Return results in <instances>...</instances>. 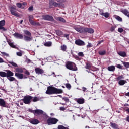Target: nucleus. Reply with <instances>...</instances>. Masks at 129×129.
Here are the masks:
<instances>
[{"instance_id": "nucleus-5", "label": "nucleus", "mask_w": 129, "mask_h": 129, "mask_svg": "<svg viewBox=\"0 0 129 129\" xmlns=\"http://www.w3.org/2000/svg\"><path fill=\"white\" fill-rule=\"evenodd\" d=\"M33 97L31 96H26L23 99V101L25 104H30L31 103V100Z\"/></svg>"}, {"instance_id": "nucleus-52", "label": "nucleus", "mask_w": 129, "mask_h": 129, "mask_svg": "<svg viewBox=\"0 0 129 129\" xmlns=\"http://www.w3.org/2000/svg\"><path fill=\"white\" fill-rule=\"evenodd\" d=\"M47 60H50L51 61H53V60H54V58L52 56H49L47 58Z\"/></svg>"}, {"instance_id": "nucleus-17", "label": "nucleus", "mask_w": 129, "mask_h": 129, "mask_svg": "<svg viewBox=\"0 0 129 129\" xmlns=\"http://www.w3.org/2000/svg\"><path fill=\"white\" fill-rule=\"evenodd\" d=\"M34 113H36V114H46V113H44V111H43V110H39V109H37L34 110Z\"/></svg>"}, {"instance_id": "nucleus-28", "label": "nucleus", "mask_w": 129, "mask_h": 129, "mask_svg": "<svg viewBox=\"0 0 129 129\" xmlns=\"http://www.w3.org/2000/svg\"><path fill=\"white\" fill-rule=\"evenodd\" d=\"M2 54V57H10V55L9 54L7 53L6 52H0Z\"/></svg>"}, {"instance_id": "nucleus-3", "label": "nucleus", "mask_w": 129, "mask_h": 129, "mask_svg": "<svg viewBox=\"0 0 129 129\" xmlns=\"http://www.w3.org/2000/svg\"><path fill=\"white\" fill-rule=\"evenodd\" d=\"M66 67L69 70L77 71V67H76V65L74 62L68 61L66 64Z\"/></svg>"}, {"instance_id": "nucleus-40", "label": "nucleus", "mask_w": 129, "mask_h": 129, "mask_svg": "<svg viewBox=\"0 0 129 129\" xmlns=\"http://www.w3.org/2000/svg\"><path fill=\"white\" fill-rule=\"evenodd\" d=\"M65 86L66 87V88H67L68 89H71V85L69 83H67L65 84Z\"/></svg>"}, {"instance_id": "nucleus-46", "label": "nucleus", "mask_w": 129, "mask_h": 129, "mask_svg": "<svg viewBox=\"0 0 129 129\" xmlns=\"http://www.w3.org/2000/svg\"><path fill=\"white\" fill-rule=\"evenodd\" d=\"M0 30H2L4 32L7 31V29L4 27V26H0Z\"/></svg>"}, {"instance_id": "nucleus-50", "label": "nucleus", "mask_w": 129, "mask_h": 129, "mask_svg": "<svg viewBox=\"0 0 129 129\" xmlns=\"http://www.w3.org/2000/svg\"><path fill=\"white\" fill-rule=\"evenodd\" d=\"M16 6H17L18 8H21V7H22V3H17Z\"/></svg>"}, {"instance_id": "nucleus-29", "label": "nucleus", "mask_w": 129, "mask_h": 129, "mask_svg": "<svg viewBox=\"0 0 129 129\" xmlns=\"http://www.w3.org/2000/svg\"><path fill=\"white\" fill-rule=\"evenodd\" d=\"M110 124H111V126L113 128H114V129L118 128V126L116 124L111 123Z\"/></svg>"}, {"instance_id": "nucleus-31", "label": "nucleus", "mask_w": 129, "mask_h": 129, "mask_svg": "<svg viewBox=\"0 0 129 129\" xmlns=\"http://www.w3.org/2000/svg\"><path fill=\"white\" fill-rule=\"evenodd\" d=\"M0 76L1 77H7V73L5 72H0Z\"/></svg>"}, {"instance_id": "nucleus-18", "label": "nucleus", "mask_w": 129, "mask_h": 129, "mask_svg": "<svg viewBox=\"0 0 129 129\" xmlns=\"http://www.w3.org/2000/svg\"><path fill=\"white\" fill-rule=\"evenodd\" d=\"M34 19V16L32 15H29V21L31 25H34V21L33 19Z\"/></svg>"}, {"instance_id": "nucleus-33", "label": "nucleus", "mask_w": 129, "mask_h": 129, "mask_svg": "<svg viewBox=\"0 0 129 129\" xmlns=\"http://www.w3.org/2000/svg\"><path fill=\"white\" fill-rule=\"evenodd\" d=\"M57 21H59L60 22H62V23H65V22H66L65 21V19H64V18H62V17H57Z\"/></svg>"}, {"instance_id": "nucleus-15", "label": "nucleus", "mask_w": 129, "mask_h": 129, "mask_svg": "<svg viewBox=\"0 0 129 129\" xmlns=\"http://www.w3.org/2000/svg\"><path fill=\"white\" fill-rule=\"evenodd\" d=\"M35 71L37 74H43L44 73V70L39 68H36Z\"/></svg>"}, {"instance_id": "nucleus-4", "label": "nucleus", "mask_w": 129, "mask_h": 129, "mask_svg": "<svg viewBox=\"0 0 129 129\" xmlns=\"http://www.w3.org/2000/svg\"><path fill=\"white\" fill-rule=\"evenodd\" d=\"M59 120L55 118H49L47 120V123L48 125H52V124H56Z\"/></svg>"}, {"instance_id": "nucleus-26", "label": "nucleus", "mask_w": 129, "mask_h": 129, "mask_svg": "<svg viewBox=\"0 0 129 129\" xmlns=\"http://www.w3.org/2000/svg\"><path fill=\"white\" fill-rule=\"evenodd\" d=\"M117 81H120V80H123L122 79H124V77L123 75H121L116 78Z\"/></svg>"}, {"instance_id": "nucleus-57", "label": "nucleus", "mask_w": 129, "mask_h": 129, "mask_svg": "<svg viewBox=\"0 0 129 129\" xmlns=\"http://www.w3.org/2000/svg\"><path fill=\"white\" fill-rule=\"evenodd\" d=\"M82 90H83V92H85V91H86V90H87V89L84 87H83Z\"/></svg>"}, {"instance_id": "nucleus-38", "label": "nucleus", "mask_w": 129, "mask_h": 129, "mask_svg": "<svg viewBox=\"0 0 129 129\" xmlns=\"http://www.w3.org/2000/svg\"><path fill=\"white\" fill-rule=\"evenodd\" d=\"M122 64L124 65V67H126V68H129V62H123L122 61Z\"/></svg>"}, {"instance_id": "nucleus-13", "label": "nucleus", "mask_w": 129, "mask_h": 129, "mask_svg": "<svg viewBox=\"0 0 129 129\" xmlns=\"http://www.w3.org/2000/svg\"><path fill=\"white\" fill-rule=\"evenodd\" d=\"M85 33L93 34V33H94V29L92 28H85Z\"/></svg>"}, {"instance_id": "nucleus-58", "label": "nucleus", "mask_w": 129, "mask_h": 129, "mask_svg": "<svg viewBox=\"0 0 129 129\" xmlns=\"http://www.w3.org/2000/svg\"><path fill=\"white\" fill-rule=\"evenodd\" d=\"M0 63H5L4 59L0 57Z\"/></svg>"}, {"instance_id": "nucleus-63", "label": "nucleus", "mask_w": 129, "mask_h": 129, "mask_svg": "<svg viewBox=\"0 0 129 129\" xmlns=\"http://www.w3.org/2000/svg\"><path fill=\"white\" fill-rule=\"evenodd\" d=\"M125 95L126 96H129V92L126 93V94H125Z\"/></svg>"}, {"instance_id": "nucleus-56", "label": "nucleus", "mask_w": 129, "mask_h": 129, "mask_svg": "<svg viewBox=\"0 0 129 129\" xmlns=\"http://www.w3.org/2000/svg\"><path fill=\"white\" fill-rule=\"evenodd\" d=\"M63 36L65 37V38H67V39H69V35L68 34H64L63 35Z\"/></svg>"}, {"instance_id": "nucleus-61", "label": "nucleus", "mask_w": 129, "mask_h": 129, "mask_svg": "<svg viewBox=\"0 0 129 129\" xmlns=\"http://www.w3.org/2000/svg\"><path fill=\"white\" fill-rule=\"evenodd\" d=\"M21 4H22V6H26L27 3H26V2H23V3H21Z\"/></svg>"}, {"instance_id": "nucleus-1", "label": "nucleus", "mask_w": 129, "mask_h": 129, "mask_svg": "<svg viewBox=\"0 0 129 129\" xmlns=\"http://www.w3.org/2000/svg\"><path fill=\"white\" fill-rule=\"evenodd\" d=\"M46 93V94H59L60 93H63V90L53 87L49 86L47 87Z\"/></svg>"}, {"instance_id": "nucleus-43", "label": "nucleus", "mask_w": 129, "mask_h": 129, "mask_svg": "<svg viewBox=\"0 0 129 129\" xmlns=\"http://www.w3.org/2000/svg\"><path fill=\"white\" fill-rule=\"evenodd\" d=\"M39 100H40V99L37 97H34L33 99L34 102H36V101H39Z\"/></svg>"}, {"instance_id": "nucleus-34", "label": "nucleus", "mask_w": 129, "mask_h": 129, "mask_svg": "<svg viewBox=\"0 0 129 129\" xmlns=\"http://www.w3.org/2000/svg\"><path fill=\"white\" fill-rule=\"evenodd\" d=\"M61 50H62V51H63L65 52V51H66V50H67V46L66 45H63L61 46Z\"/></svg>"}, {"instance_id": "nucleus-32", "label": "nucleus", "mask_w": 129, "mask_h": 129, "mask_svg": "<svg viewBox=\"0 0 129 129\" xmlns=\"http://www.w3.org/2000/svg\"><path fill=\"white\" fill-rule=\"evenodd\" d=\"M114 17L117 20V21H119V22H122V18H121L120 17L117 15H115Z\"/></svg>"}, {"instance_id": "nucleus-51", "label": "nucleus", "mask_w": 129, "mask_h": 129, "mask_svg": "<svg viewBox=\"0 0 129 129\" xmlns=\"http://www.w3.org/2000/svg\"><path fill=\"white\" fill-rule=\"evenodd\" d=\"M86 69H90V64L89 63H87L86 66Z\"/></svg>"}, {"instance_id": "nucleus-10", "label": "nucleus", "mask_w": 129, "mask_h": 129, "mask_svg": "<svg viewBox=\"0 0 129 129\" xmlns=\"http://www.w3.org/2000/svg\"><path fill=\"white\" fill-rule=\"evenodd\" d=\"M42 18L45 21H53V17L49 15H43Z\"/></svg>"}, {"instance_id": "nucleus-22", "label": "nucleus", "mask_w": 129, "mask_h": 129, "mask_svg": "<svg viewBox=\"0 0 129 129\" xmlns=\"http://www.w3.org/2000/svg\"><path fill=\"white\" fill-rule=\"evenodd\" d=\"M118 54L121 57H126V53L124 51H119L118 52Z\"/></svg>"}, {"instance_id": "nucleus-27", "label": "nucleus", "mask_w": 129, "mask_h": 129, "mask_svg": "<svg viewBox=\"0 0 129 129\" xmlns=\"http://www.w3.org/2000/svg\"><path fill=\"white\" fill-rule=\"evenodd\" d=\"M15 71L16 72H18V73H23V72H24V71H23V69L20 68H17L15 69Z\"/></svg>"}, {"instance_id": "nucleus-39", "label": "nucleus", "mask_w": 129, "mask_h": 129, "mask_svg": "<svg viewBox=\"0 0 129 129\" xmlns=\"http://www.w3.org/2000/svg\"><path fill=\"white\" fill-rule=\"evenodd\" d=\"M7 78H8V80H9L10 81H17L16 79L14 77H9Z\"/></svg>"}, {"instance_id": "nucleus-24", "label": "nucleus", "mask_w": 129, "mask_h": 129, "mask_svg": "<svg viewBox=\"0 0 129 129\" xmlns=\"http://www.w3.org/2000/svg\"><path fill=\"white\" fill-rule=\"evenodd\" d=\"M127 83V82L126 80H122L119 81L118 84L119 85L122 86V85H124L125 83Z\"/></svg>"}, {"instance_id": "nucleus-42", "label": "nucleus", "mask_w": 129, "mask_h": 129, "mask_svg": "<svg viewBox=\"0 0 129 129\" xmlns=\"http://www.w3.org/2000/svg\"><path fill=\"white\" fill-rule=\"evenodd\" d=\"M9 45L10 46V47H12V48H16V46L14 45V43L13 42H8Z\"/></svg>"}, {"instance_id": "nucleus-37", "label": "nucleus", "mask_w": 129, "mask_h": 129, "mask_svg": "<svg viewBox=\"0 0 129 129\" xmlns=\"http://www.w3.org/2000/svg\"><path fill=\"white\" fill-rule=\"evenodd\" d=\"M106 53V51H105V50H102L99 52V54L101 56H103L104 55H105Z\"/></svg>"}, {"instance_id": "nucleus-23", "label": "nucleus", "mask_w": 129, "mask_h": 129, "mask_svg": "<svg viewBox=\"0 0 129 129\" xmlns=\"http://www.w3.org/2000/svg\"><path fill=\"white\" fill-rule=\"evenodd\" d=\"M121 13L124 14V15H125V16H127V17H128L129 16L128 10H127L126 9H124V10L121 11Z\"/></svg>"}, {"instance_id": "nucleus-25", "label": "nucleus", "mask_w": 129, "mask_h": 129, "mask_svg": "<svg viewBox=\"0 0 129 129\" xmlns=\"http://www.w3.org/2000/svg\"><path fill=\"white\" fill-rule=\"evenodd\" d=\"M108 71H114L115 70V67L114 66H110L108 67Z\"/></svg>"}, {"instance_id": "nucleus-6", "label": "nucleus", "mask_w": 129, "mask_h": 129, "mask_svg": "<svg viewBox=\"0 0 129 129\" xmlns=\"http://www.w3.org/2000/svg\"><path fill=\"white\" fill-rule=\"evenodd\" d=\"M16 10H17V7H16V6L11 7L10 9L11 13L13 16H15L16 17H19V16H20V15L18 14V12H17V11H16Z\"/></svg>"}, {"instance_id": "nucleus-44", "label": "nucleus", "mask_w": 129, "mask_h": 129, "mask_svg": "<svg viewBox=\"0 0 129 129\" xmlns=\"http://www.w3.org/2000/svg\"><path fill=\"white\" fill-rule=\"evenodd\" d=\"M115 28H116V26H112L110 29V31L111 32H113V31H114V30H115Z\"/></svg>"}, {"instance_id": "nucleus-9", "label": "nucleus", "mask_w": 129, "mask_h": 129, "mask_svg": "<svg viewBox=\"0 0 129 129\" xmlns=\"http://www.w3.org/2000/svg\"><path fill=\"white\" fill-rule=\"evenodd\" d=\"M13 35L14 37H15L17 39H24V35H23V34H20L19 33H15Z\"/></svg>"}, {"instance_id": "nucleus-36", "label": "nucleus", "mask_w": 129, "mask_h": 129, "mask_svg": "<svg viewBox=\"0 0 129 129\" xmlns=\"http://www.w3.org/2000/svg\"><path fill=\"white\" fill-rule=\"evenodd\" d=\"M56 33L57 36H62L63 35V32L60 30H56Z\"/></svg>"}, {"instance_id": "nucleus-55", "label": "nucleus", "mask_w": 129, "mask_h": 129, "mask_svg": "<svg viewBox=\"0 0 129 129\" xmlns=\"http://www.w3.org/2000/svg\"><path fill=\"white\" fill-rule=\"evenodd\" d=\"M91 47H92L91 43H88V44L87 46V48H91Z\"/></svg>"}, {"instance_id": "nucleus-8", "label": "nucleus", "mask_w": 129, "mask_h": 129, "mask_svg": "<svg viewBox=\"0 0 129 129\" xmlns=\"http://www.w3.org/2000/svg\"><path fill=\"white\" fill-rule=\"evenodd\" d=\"M75 44L76 45H77L78 46H85V43L83 41L78 39L75 41Z\"/></svg>"}, {"instance_id": "nucleus-12", "label": "nucleus", "mask_w": 129, "mask_h": 129, "mask_svg": "<svg viewBox=\"0 0 129 129\" xmlns=\"http://www.w3.org/2000/svg\"><path fill=\"white\" fill-rule=\"evenodd\" d=\"M52 6H54V7H59L60 4L57 2H55L54 1H50L49 2V7L52 8Z\"/></svg>"}, {"instance_id": "nucleus-45", "label": "nucleus", "mask_w": 129, "mask_h": 129, "mask_svg": "<svg viewBox=\"0 0 129 129\" xmlns=\"http://www.w3.org/2000/svg\"><path fill=\"white\" fill-rule=\"evenodd\" d=\"M78 56L80 57H83L84 56V54H83V52H80L78 53Z\"/></svg>"}, {"instance_id": "nucleus-2", "label": "nucleus", "mask_w": 129, "mask_h": 129, "mask_svg": "<svg viewBox=\"0 0 129 129\" xmlns=\"http://www.w3.org/2000/svg\"><path fill=\"white\" fill-rule=\"evenodd\" d=\"M23 32L25 35L24 37V41H26V42H31V41L33 40V37H32V34L31 32L27 30H24Z\"/></svg>"}, {"instance_id": "nucleus-30", "label": "nucleus", "mask_w": 129, "mask_h": 129, "mask_svg": "<svg viewBox=\"0 0 129 129\" xmlns=\"http://www.w3.org/2000/svg\"><path fill=\"white\" fill-rule=\"evenodd\" d=\"M44 46H45L46 47H51V46H52V42L49 41L45 43Z\"/></svg>"}, {"instance_id": "nucleus-62", "label": "nucleus", "mask_w": 129, "mask_h": 129, "mask_svg": "<svg viewBox=\"0 0 129 129\" xmlns=\"http://www.w3.org/2000/svg\"><path fill=\"white\" fill-rule=\"evenodd\" d=\"M26 74H27V75H30V72H28V71H26L25 72Z\"/></svg>"}, {"instance_id": "nucleus-19", "label": "nucleus", "mask_w": 129, "mask_h": 129, "mask_svg": "<svg viewBox=\"0 0 129 129\" xmlns=\"http://www.w3.org/2000/svg\"><path fill=\"white\" fill-rule=\"evenodd\" d=\"M85 100L83 98H78L77 99V102L79 103V104H83L84 103Z\"/></svg>"}, {"instance_id": "nucleus-11", "label": "nucleus", "mask_w": 129, "mask_h": 129, "mask_svg": "<svg viewBox=\"0 0 129 129\" xmlns=\"http://www.w3.org/2000/svg\"><path fill=\"white\" fill-rule=\"evenodd\" d=\"M15 76L18 78V79H26L27 78V77H24V74H21V73H15Z\"/></svg>"}, {"instance_id": "nucleus-41", "label": "nucleus", "mask_w": 129, "mask_h": 129, "mask_svg": "<svg viewBox=\"0 0 129 129\" xmlns=\"http://www.w3.org/2000/svg\"><path fill=\"white\" fill-rule=\"evenodd\" d=\"M9 64H11V65H12V66H14V67H18V65H17V63L13 61H9Z\"/></svg>"}, {"instance_id": "nucleus-60", "label": "nucleus", "mask_w": 129, "mask_h": 129, "mask_svg": "<svg viewBox=\"0 0 129 129\" xmlns=\"http://www.w3.org/2000/svg\"><path fill=\"white\" fill-rule=\"evenodd\" d=\"M63 99L64 100V101H69V99H68L67 98H63Z\"/></svg>"}, {"instance_id": "nucleus-59", "label": "nucleus", "mask_w": 129, "mask_h": 129, "mask_svg": "<svg viewBox=\"0 0 129 129\" xmlns=\"http://www.w3.org/2000/svg\"><path fill=\"white\" fill-rule=\"evenodd\" d=\"M29 11H33V6H30L29 8H28Z\"/></svg>"}, {"instance_id": "nucleus-64", "label": "nucleus", "mask_w": 129, "mask_h": 129, "mask_svg": "<svg viewBox=\"0 0 129 129\" xmlns=\"http://www.w3.org/2000/svg\"><path fill=\"white\" fill-rule=\"evenodd\" d=\"M126 120L128 121V122H129V116L127 117Z\"/></svg>"}, {"instance_id": "nucleus-54", "label": "nucleus", "mask_w": 129, "mask_h": 129, "mask_svg": "<svg viewBox=\"0 0 129 129\" xmlns=\"http://www.w3.org/2000/svg\"><path fill=\"white\" fill-rule=\"evenodd\" d=\"M60 110H61L62 111H64L66 109L64 107H60L59 108Z\"/></svg>"}, {"instance_id": "nucleus-14", "label": "nucleus", "mask_w": 129, "mask_h": 129, "mask_svg": "<svg viewBox=\"0 0 129 129\" xmlns=\"http://www.w3.org/2000/svg\"><path fill=\"white\" fill-rule=\"evenodd\" d=\"M7 74L6 77L8 78L9 77H11L12 76H14V73H13L12 71L7 70L5 71Z\"/></svg>"}, {"instance_id": "nucleus-35", "label": "nucleus", "mask_w": 129, "mask_h": 129, "mask_svg": "<svg viewBox=\"0 0 129 129\" xmlns=\"http://www.w3.org/2000/svg\"><path fill=\"white\" fill-rule=\"evenodd\" d=\"M5 25H6V21L5 20L0 21V27H4Z\"/></svg>"}, {"instance_id": "nucleus-7", "label": "nucleus", "mask_w": 129, "mask_h": 129, "mask_svg": "<svg viewBox=\"0 0 129 129\" xmlns=\"http://www.w3.org/2000/svg\"><path fill=\"white\" fill-rule=\"evenodd\" d=\"M74 29L77 32L79 33H85V28L81 27L80 26H77L74 27Z\"/></svg>"}, {"instance_id": "nucleus-20", "label": "nucleus", "mask_w": 129, "mask_h": 129, "mask_svg": "<svg viewBox=\"0 0 129 129\" xmlns=\"http://www.w3.org/2000/svg\"><path fill=\"white\" fill-rule=\"evenodd\" d=\"M0 106L6 107V102L3 99H0Z\"/></svg>"}, {"instance_id": "nucleus-47", "label": "nucleus", "mask_w": 129, "mask_h": 129, "mask_svg": "<svg viewBox=\"0 0 129 129\" xmlns=\"http://www.w3.org/2000/svg\"><path fill=\"white\" fill-rule=\"evenodd\" d=\"M118 32H119V33H122V32H123V29L122 28H119L118 29Z\"/></svg>"}, {"instance_id": "nucleus-53", "label": "nucleus", "mask_w": 129, "mask_h": 129, "mask_svg": "<svg viewBox=\"0 0 129 129\" xmlns=\"http://www.w3.org/2000/svg\"><path fill=\"white\" fill-rule=\"evenodd\" d=\"M117 68H119V69H122V66L120 64L117 65Z\"/></svg>"}, {"instance_id": "nucleus-49", "label": "nucleus", "mask_w": 129, "mask_h": 129, "mask_svg": "<svg viewBox=\"0 0 129 129\" xmlns=\"http://www.w3.org/2000/svg\"><path fill=\"white\" fill-rule=\"evenodd\" d=\"M17 56H19V57H22L23 54H22L21 52H18L16 53Z\"/></svg>"}, {"instance_id": "nucleus-16", "label": "nucleus", "mask_w": 129, "mask_h": 129, "mask_svg": "<svg viewBox=\"0 0 129 129\" xmlns=\"http://www.w3.org/2000/svg\"><path fill=\"white\" fill-rule=\"evenodd\" d=\"M100 15H101V16H103V17H105V18H108L109 17V13L108 12H102L101 11L100 12Z\"/></svg>"}, {"instance_id": "nucleus-21", "label": "nucleus", "mask_w": 129, "mask_h": 129, "mask_svg": "<svg viewBox=\"0 0 129 129\" xmlns=\"http://www.w3.org/2000/svg\"><path fill=\"white\" fill-rule=\"evenodd\" d=\"M39 122H40L39 120L36 119H34L30 120V123H32V124H38Z\"/></svg>"}, {"instance_id": "nucleus-48", "label": "nucleus", "mask_w": 129, "mask_h": 129, "mask_svg": "<svg viewBox=\"0 0 129 129\" xmlns=\"http://www.w3.org/2000/svg\"><path fill=\"white\" fill-rule=\"evenodd\" d=\"M31 25H32L33 26H39L40 23H39V22H35L34 21V24H31Z\"/></svg>"}]
</instances>
